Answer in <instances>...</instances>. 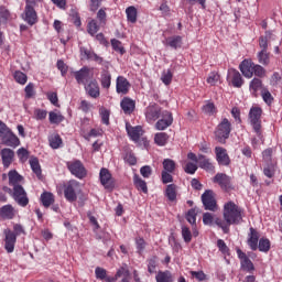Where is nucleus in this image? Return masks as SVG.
Wrapping results in <instances>:
<instances>
[{"mask_svg": "<svg viewBox=\"0 0 282 282\" xmlns=\"http://www.w3.org/2000/svg\"><path fill=\"white\" fill-rule=\"evenodd\" d=\"M95 274H96L97 279H100V281H104V279H107V270H105L100 267H97L95 269Z\"/></svg>", "mask_w": 282, "mask_h": 282, "instance_id": "57", "label": "nucleus"}, {"mask_svg": "<svg viewBox=\"0 0 282 282\" xmlns=\"http://www.w3.org/2000/svg\"><path fill=\"white\" fill-rule=\"evenodd\" d=\"M13 77L20 85H25V83H28V75L21 70H15Z\"/></svg>", "mask_w": 282, "mask_h": 282, "instance_id": "47", "label": "nucleus"}, {"mask_svg": "<svg viewBox=\"0 0 282 282\" xmlns=\"http://www.w3.org/2000/svg\"><path fill=\"white\" fill-rule=\"evenodd\" d=\"M4 250L12 254L14 252V246H17V235L10 229H4Z\"/></svg>", "mask_w": 282, "mask_h": 282, "instance_id": "10", "label": "nucleus"}, {"mask_svg": "<svg viewBox=\"0 0 282 282\" xmlns=\"http://www.w3.org/2000/svg\"><path fill=\"white\" fill-rule=\"evenodd\" d=\"M111 46L115 52H119V54H124V47L122 46V42L117 39L111 40Z\"/></svg>", "mask_w": 282, "mask_h": 282, "instance_id": "50", "label": "nucleus"}, {"mask_svg": "<svg viewBox=\"0 0 282 282\" xmlns=\"http://www.w3.org/2000/svg\"><path fill=\"white\" fill-rule=\"evenodd\" d=\"M224 219L216 218L215 224L221 228L223 232L228 235L230 232V226L241 224V208L234 202H228L224 205Z\"/></svg>", "mask_w": 282, "mask_h": 282, "instance_id": "1", "label": "nucleus"}, {"mask_svg": "<svg viewBox=\"0 0 282 282\" xmlns=\"http://www.w3.org/2000/svg\"><path fill=\"white\" fill-rule=\"evenodd\" d=\"M237 254L240 259V265L242 270H245V272H254V264L252 263L250 258H248V256H246V253L241 251V249H237Z\"/></svg>", "mask_w": 282, "mask_h": 282, "instance_id": "15", "label": "nucleus"}, {"mask_svg": "<svg viewBox=\"0 0 282 282\" xmlns=\"http://www.w3.org/2000/svg\"><path fill=\"white\" fill-rule=\"evenodd\" d=\"M25 98H33L34 97V84L29 83L25 88Z\"/></svg>", "mask_w": 282, "mask_h": 282, "instance_id": "59", "label": "nucleus"}, {"mask_svg": "<svg viewBox=\"0 0 282 282\" xmlns=\"http://www.w3.org/2000/svg\"><path fill=\"white\" fill-rule=\"evenodd\" d=\"M202 203L205 210H212V213L217 210V199H215V193L213 191H205V193L202 195Z\"/></svg>", "mask_w": 282, "mask_h": 282, "instance_id": "8", "label": "nucleus"}, {"mask_svg": "<svg viewBox=\"0 0 282 282\" xmlns=\"http://www.w3.org/2000/svg\"><path fill=\"white\" fill-rule=\"evenodd\" d=\"M261 113L263 110L259 107H251L249 111V122L256 133H261Z\"/></svg>", "mask_w": 282, "mask_h": 282, "instance_id": "7", "label": "nucleus"}, {"mask_svg": "<svg viewBox=\"0 0 282 282\" xmlns=\"http://www.w3.org/2000/svg\"><path fill=\"white\" fill-rule=\"evenodd\" d=\"M230 131H232V126L228 119H223L215 130V140L220 144H226V140L230 138Z\"/></svg>", "mask_w": 282, "mask_h": 282, "instance_id": "3", "label": "nucleus"}, {"mask_svg": "<svg viewBox=\"0 0 282 282\" xmlns=\"http://www.w3.org/2000/svg\"><path fill=\"white\" fill-rule=\"evenodd\" d=\"M120 107L126 115L131 116V112L135 111V101L129 97H124L120 102Z\"/></svg>", "mask_w": 282, "mask_h": 282, "instance_id": "23", "label": "nucleus"}, {"mask_svg": "<svg viewBox=\"0 0 282 282\" xmlns=\"http://www.w3.org/2000/svg\"><path fill=\"white\" fill-rule=\"evenodd\" d=\"M175 161L171 160V159H165L163 161V172L166 173H175Z\"/></svg>", "mask_w": 282, "mask_h": 282, "instance_id": "42", "label": "nucleus"}, {"mask_svg": "<svg viewBox=\"0 0 282 282\" xmlns=\"http://www.w3.org/2000/svg\"><path fill=\"white\" fill-rule=\"evenodd\" d=\"M34 116H35V120H45V118H47V110L35 109Z\"/></svg>", "mask_w": 282, "mask_h": 282, "instance_id": "58", "label": "nucleus"}, {"mask_svg": "<svg viewBox=\"0 0 282 282\" xmlns=\"http://www.w3.org/2000/svg\"><path fill=\"white\" fill-rule=\"evenodd\" d=\"M2 164L4 169H10V164L14 162V150L4 148L0 152Z\"/></svg>", "mask_w": 282, "mask_h": 282, "instance_id": "19", "label": "nucleus"}, {"mask_svg": "<svg viewBox=\"0 0 282 282\" xmlns=\"http://www.w3.org/2000/svg\"><path fill=\"white\" fill-rule=\"evenodd\" d=\"M80 191V183L76 180L69 181L64 185V197L67 202H76L78 199L77 193Z\"/></svg>", "mask_w": 282, "mask_h": 282, "instance_id": "5", "label": "nucleus"}, {"mask_svg": "<svg viewBox=\"0 0 282 282\" xmlns=\"http://www.w3.org/2000/svg\"><path fill=\"white\" fill-rule=\"evenodd\" d=\"M134 185L138 188V191H142V193H149L147 182H144V180L140 178V176L138 175H134Z\"/></svg>", "mask_w": 282, "mask_h": 282, "instance_id": "41", "label": "nucleus"}, {"mask_svg": "<svg viewBox=\"0 0 282 282\" xmlns=\"http://www.w3.org/2000/svg\"><path fill=\"white\" fill-rule=\"evenodd\" d=\"M101 87H104V89L111 87V73H109V70L101 72Z\"/></svg>", "mask_w": 282, "mask_h": 282, "instance_id": "35", "label": "nucleus"}, {"mask_svg": "<svg viewBox=\"0 0 282 282\" xmlns=\"http://www.w3.org/2000/svg\"><path fill=\"white\" fill-rule=\"evenodd\" d=\"M216 161L220 166H230V156L228 155V150L223 147L215 148Z\"/></svg>", "mask_w": 282, "mask_h": 282, "instance_id": "13", "label": "nucleus"}, {"mask_svg": "<svg viewBox=\"0 0 282 282\" xmlns=\"http://www.w3.org/2000/svg\"><path fill=\"white\" fill-rule=\"evenodd\" d=\"M33 6L34 4H26L24 9L23 19L29 25H34L36 21H39V17L36 15V11Z\"/></svg>", "mask_w": 282, "mask_h": 282, "instance_id": "18", "label": "nucleus"}, {"mask_svg": "<svg viewBox=\"0 0 282 282\" xmlns=\"http://www.w3.org/2000/svg\"><path fill=\"white\" fill-rule=\"evenodd\" d=\"M85 89L90 98H98L100 96V86H98L96 79H91L88 85L85 86Z\"/></svg>", "mask_w": 282, "mask_h": 282, "instance_id": "22", "label": "nucleus"}, {"mask_svg": "<svg viewBox=\"0 0 282 282\" xmlns=\"http://www.w3.org/2000/svg\"><path fill=\"white\" fill-rule=\"evenodd\" d=\"M182 237L185 243H191V239H193V235L191 234V229L188 227H182Z\"/></svg>", "mask_w": 282, "mask_h": 282, "instance_id": "52", "label": "nucleus"}, {"mask_svg": "<svg viewBox=\"0 0 282 282\" xmlns=\"http://www.w3.org/2000/svg\"><path fill=\"white\" fill-rule=\"evenodd\" d=\"M260 252H268L270 250V240L261 238L258 246Z\"/></svg>", "mask_w": 282, "mask_h": 282, "instance_id": "51", "label": "nucleus"}, {"mask_svg": "<svg viewBox=\"0 0 282 282\" xmlns=\"http://www.w3.org/2000/svg\"><path fill=\"white\" fill-rule=\"evenodd\" d=\"M156 282H173V276L169 271H164V272L160 271L156 274Z\"/></svg>", "mask_w": 282, "mask_h": 282, "instance_id": "44", "label": "nucleus"}, {"mask_svg": "<svg viewBox=\"0 0 282 282\" xmlns=\"http://www.w3.org/2000/svg\"><path fill=\"white\" fill-rule=\"evenodd\" d=\"M161 80L163 84L169 85L173 80V73L171 69H166L162 72Z\"/></svg>", "mask_w": 282, "mask_h": 282, "instance_id": "48", "label": "nucleus"}, {"mask_svg": "<svg viewBox=\"0 0 282 282\" xmlns=\"http://www.w3.org/2000/svg\"><path fill=\"white\" fill-rule=\"evenodd\" d=\"M99 177L105 188H108V189L113 188V178L111 177V173H109V170L102 167L100 170Z\"/></svg>", "mask_w": 282, "mask_h": 282, "instance_id": "20", "label": "nucleus"}, {"mask_svg": "<svg viewBox=\"0 0 282 282\" xmlns=\"http://www.w3.org/2000/svg\"><path fill=\"white\" fill-rule=\"evenodd\" d=\"M17 215V210H14V207L12 205H4L0 209V216L2 219H14V216Z\"/></svg>", "mask_w": 282, "mask_h": 282, "instance_id": "27", "label": "nucleus"}, {"mask_svg": "<svg viewBox=\"0 0 282 282\" xmlns=\"http://www.w3.org/2000/svg\"><path fill=\"white\" fill-rule=\"evenodd\" d=\"M142 177H151L153 170L149 165H144L140 169Z\"/></svg>", "mask_w": 282, "mask_h": 282, "instance_id": "62", "label": "nucleus"}, {"mask_svg": "<svg viewBox=\"0 0 282 282\" xmlns=\"http://www.w3.org/2000/svg\"><path fill=\"white\" fill-rule=\"evenodd\" d=\"M239 69L245 78H252L254 76V63L251 59H243L239 65Z\"/></svg>", "mask_w": 282, "mask_h": 282, "instance_id": "16", "label": "nucleus"}, {"mask_svg": "<svg viewBox=\"0 0 282 282\" xmlns=\"http://www.w3.org/2000/svg\"><path fill=\"white\" fill-rule=\"evenodd\" d=\"M261 96L267 105H272L274 98L272 97V94L270 93V90H268V88H262Z\"/></svg>", "mask_w": 282, "mask_h": 282, "instance_id": "49", "label": "nucleus"}, {"mask_svg": "<svg viewBox=\"0 0 282 282\" xmlns=\"http://www.w3.org/2000/svg\"><path fill=\"white\" fill-rule=\"evenodd\" d=\"M126 14L130 23H135L138 21V9H135V7L127 8Z\"/></svg>", "mask_w": 282, "mask_h": 282, "instance_id": "36", "label": "nucleus"}, {"mask_svg": "<svg viewBox=\"0 0 282 282\" xmlns=\"http://www.w3.org/2000/svg\"><path fill=\"white\" fill-rule=\"evenodd\" d=\"M268 41H274V35L270 31L265 33L264 37H260L259 45L261 47V52H268Z\"/></svg>", "mask_w": 282, "mask_h": 282, "instance_id": "32", "label": "nucleus"}, {"mask_svg": "<svg viewBox=\"0 0 282 282\" xmlns=\"http://www.w3.org/2000/svg\"><path fill=\"white\" fill-rule=\"evenodd\" d=\"M217 247H218V250H220V252L223 254H229L230 249H228V246L226 245V242L223 239L217 240Z\"/></svg>", "mask_w": 282, "mask_h": 282, "instance_id": "55", "label": "nucleus"}, {"mask_svg": "<svg viewBox=\"0 0 282 282\" xmlns=\"http://www.w3.org/2000/svg\"><path fill=\"white\" fill-rule=\"evenodd\" d=\"M169 140V134L165 132H159L154 135V142L158 147H164Z\"/></svg>", "mask_w": 282, "mask_h": 282, "instance_id": "40", "label": "nucleus"}, {"mask_svg": "<svg viewBox=\"0 0 282 282\" xmlns=\"http://www.w3.org/2000/svg\"><path fill=\"white\" fill-rule=\"evenodd\" d=\"M162 116V108L158 104L150 105L145 108V119L148 122H155Z\"/></svg>", "mask_w": 282, "mask_h": 282, "instance_id": "12", "label": "nucleus"}, {"mask_svg": "<svg viewBox=\"0 0 282 282\" xmlns=\"http://www.w3.org/2000/svg\"><path fill=\"white\" fill-rule=\"evenodd\" d=\"M129 265L122 264L120 269H118L117 273L113 278H111V281H118L120 278L123 276V279H129Z\"/></svg>", "mask_w": 282, "mask_h": 282, "instance_id": "31", "label": "nucleus"}, {"mask_svg": "<svg viewBox=\"0 0 282 282\" xmlns=\"http://www.w3.org/2000/svg\"><path fill=\"white\" fill-rule=\"evenodd\" d=\"M66 166L72 175H74L78 180H84V177H87V169H85L83 162L78 160L69 161L66 163Z\"/></svg>", "mask_w": 282, "mask_h": 282, "instance_id": "6", "label": "nucleus"}, {"mask_svg": "<svg viewBox=\"0 0 282 282\" xmlns=\"http://www.w3.org/2000/svg\"><path fill=\"white\" fill-rule=\"evenodd\" d=\"M48 120H50L51 124H61V122H63V120H65V117H63V115H61V112L51 111L48 113Z\"/></svg>", "mask_w": 282, "mask_h": 282, "instance_id": "39", "label": "nucleus"}, {"mask_svg": "<svg viewBox=\"0 0 282 282\" xmlns=\"http://www.w3.org/2000/svg\"><path fill=\"white\" fill-rule=\"evenodd\" d=\"M116 89L117 94L127 96V94H129V89H131V84L124 76H118L116 82Z\"/></svg>", "mask_w": 282, "mask_h": 282, "instance_id": "17", "label": "nucleus"}, {"mask_svg": "<svg viewBox=\"0 0 282 282\" xmlns=\"http://www.w3.org/2000/svg\"><path fill=\"white\" fill-rule=\"evenodd\" d=\"M161 177L163 184H171V182H173V175H171V172H162Z\"/></svg>", "mask_w": 282, "mask_h": 282, "instance_id": "63", "label": "nucleus"}, {"mask_svg": "<svg viewBox=\"0 0 282 282\" xmlns=\"http://www.w3.org/2000/svg\"><path fill=\"white\" fill-rule=\"evenodd\" d=\"M98 30H100L98 22H96V20H90L87 25L88 34H90V36H94L98 32Z\"/></svg>", "mask_w": 282, "mask_h": 282, "instance_id": "45", "label": "nucleus"}, {"mask_svg": "<svg viewBox=\"0 0 282 282\" xmlns=\"http://www.w3.org/2000/svg\"><path fill=\"white\" fill-rule=\"evenodd\" d=\"M173 124V113L167 110L162 111L161 119L155 123L156 131H164Z\"/></svg>", "mask_w": 282, "mask_h": 282, "instance_id": "9", "label": "nucleus"}, {"mask_svg": "<svg viewBox=\"0 0 282 282\" xmlns=\"http://www.w3.org/2000/svg\"><path fill=\"white\" fill-rule=\"evenodd\" d=\"M126 130H127L129 138L131 140H133V142H138V140H140V137L143 133L142 127H140V126L133 127L129 123L126 124Z\"/></svg>", "mask_w": 282, "mask_h": 282, "instance_id": "21", "label": "nucleus"}, {"mask_svg": "<svg viewBox=\"0 0 282 282\" xmlns=\"http://www.w3.org/2000/svg\"><path fill=\"white\" fill-rule=\"evenodd\" d=\"M48 142L52 149H59L61 144H63V139L57 133H54L48 138Z\"/></svg>", "mask_w": 282, "mask_h": 282, "instance_id": "37", "label": "nucleus"}, {"mask_svg": "<svg viewBox=\"0 0 282 282\" xmlns=\"http://www.w3.org/2000/svg\"><path fill=\"white\" fill-rule=\"evenodd\" d=\"M186 219L188 221V224H191L192 226H195L196 221H197V213L195 212V209H189L187 215H186Z\"/></svg>", "mask_w": 282, "mask_h": 282, "instance_id": "53", "label": "nucleus"}, {"mask_svg": "<svg viewBox=\"0 0 282 282\" xmlns=\"http://www.w3.org/2000/svg\"><path fill=\"white\" fill-rule=\"evenodd\" d=\"M0 140H2V144L6 147H12L13 149H17L19 144H21V141H19V138L14 135L12 130L8 128V126L0 120Z\"/></svg>", "mask_w": 282, "mask_h": 282, "instance_id": "2", "label": "nucleus"}, {"mask_svg": "<svg viewBox=\"0 0 282 282\" xmlns=\"http://www.w3.org/2000/svg\"><path fill=\"white\" fill-rule=\"evenodd\" d=\"M75 80L78 85H87L91 80V70L89 67L84 66L80 70L75 72Z\"/></svg>", "mask_w": 282, "mask_h": 282, "instance_id": "14", "label": "nucleus"}, {"mask_svg": "<svg viewBox=\"0 0 282 282\" xmlns=\"http://www.w3.org/2000/svg\"><path fill=\"white\" fill-rule=\"evenodd\" d=\"M197 171V164L195 163H187L185 166V173H188L189 175H195V172Z\"/></svg>", "mask_w": 282, "mask_h": 282, "instance_id": "64", "label": "nucleus"}, {"mask_svg": "<svg viewBox=\"0 0 282 282\" xmlns=\"http://www.w3.org/2000/svg\"><path fill=\"white\" fill-rule=\"evenodd\" d=\"M167 45L173 50H177V47H182V36L176 35L173 37L167 39Z\"/></svg>", "mask_w": 282, "mask_h": 282, "instance_id": "43", "label": "nucleus"}, {"mask_svg": "<svg viewBox=\"0 0 282 282\" xmlns=\"http://www.w3.org/2000/svg\"><path fill=\"white\" fill-rule=\"evenodd\" d=\"M228 77L231 80V85H234L235 87L239 88L243 85V78L241 77V73H239V70L230 69L228 72Z\"/></svg>", "mask_w": 282, "mask_h": 282, "instance_id": "25", "label": "nucleus"}, {"mask_svg": "<svg viewBox=\"0 0 282 282\" xmlns=\"http://www.w3.org/2000/svg\"><path fill=\"white\" fill-rule=\"evenodd\" d=\"M258 63L268 67V65H270V53H268V51H260L258 53Z\"/></svg>", "mask_w": 282, "mask_h": 282, "instance_id": "38", "label": "nucleus"}, {"mask_svg": "<svg viewBox=\"0 0 282 282\" xmlns=\"http://www.w3.org/2000/svg\"><path fill=\"white\" fill-rule=\"evenodd\" d=\"M208 85H217L219 83V74L212 72L207 78Z\"/></svg>", "mask_w": 282, "mask_h": 282, "instance_id": "56", "label": "nucleus"}, {"mask_svg": "<svg viewBox=\"0 0 282 282\" xmlns=\"http://www.w3.org/2000/svg\"><path fill=\"white\" fill-rule=\"evenodd\" d=\"M29 163L33 173H35L36 177L41 180L42 171H41V164L39 163V159L32 158L30 159Z\"/></svg>", "mask_w": 282, "mask_h": 282, "instance_id": "34", "label": "nucleus"}, {"mask_svg": "<svg viewBox=\"0 0 282 282\" xmlns=\"http://www.w3.org/2000/svg\"><path fill=\"white\" fill-rule=\"evenodd\" d=\"M262 85L263 84H262L261 79L253 78L249 85L250 91H252V94H257V91H259L261 89Z\"/></svg>", "mask_w": 282, "mask_h": 282, "instance_id": "46", "label": "nucleus"}, {"mask_svg": "<svg viewBox=\"0 0 282 282\" xmlns=\"http://www.w3.org/2000/svg\"><path fill=\"white\" fill-rule=\"evenodd\" d=\"M18 158L22 162H28L29 153L25 148H21L18 150Z\"/></svg>", "mask_w": 282, "mask_h": 282, "instance_id": "60", "label": "nucleus"}, {"mask_svg": "<svg viewBox=\"0 0 282 282\" xmlns=\"http://www.w3.org/2000/svg\"><path fill=\"white\" fill-rule=\"evenodd\" d=\"M4 191H7V193H10L12 195L14 202H17L19 206L25 207L28 206V204H30V199L28 198V193L25 192V188H23V185H17L15 187H13V192L9 187H4Z\"/></svg>", "mask_w": 282, "mask_h": 282, "instance_id": "4", "label": "nucleus"}, {"mask_svg": "<svg viewBox=\"0 0 282 282\" xmlns=\"http://www.w3.org/2000/svg\"><path fill=\"white\" fill-rule=\"evenodd\" d=\"M248 246L251 250H257L259 248V232L254 230V228H250Z\"/></svg>", "mask_w": 282, "mask_h": 282, "instance_id": "28", "label": "nucleus"}, {"mask_svg": "<svg viewBox=\"0 0 282 282\" xmlns=\"http://www.w3.org/2000/svg\"><path fill=\"white\" fill-rule=\"evenodd\" d=\"M253 74L259 78H263V76H265V68L259 64H253Z\"/></svg>", "mask_w": 282, "mask_h": 282, "instance_id": "54", "label": "nucleus"}, {"mask_svg": "<svg viewBox=\"0 0 282 282\" xmlns=\"http://www.w3.org/2000/svg\"><path fill=\"white\" fill-rule=\"evenodd\" d=\"M198 166L204 171H215V165L212 164L210 159L204 154L198 155Z\"/></svg>", "mask_w": 282, "mask_h": 282, "instance_id": "29", "label": "nucleus"}, {"mask_svg": "<svg viewBox=\"0 0 282 282\" xmlns=\"http://www.w3.org/2000/svg\"><path fill=\"white\" fill-rule=\"evenodd\" d=\"M204 113H207L208 116H213L215 113V104L208 102L205 106H203Z\"/></svg>", "mask_w": 282, "mask_h": 282, "instance_id": "61", "label": "nucleus"}, {"mask_svg": "<svg viewBox=\"0 0 282 282\" xmlns=\"http://www.w3.org/2000/svg\"><path fill=\"white\" fill-rule=\"evenodd\" d=\"M214 182L223 188V191H232V178L225 173H217Z\"/></svg>", "mask_w": 282, "mask_h": 282, "instance_id": "11", "label": "nucleus"}, {"mask_svg": "<svg viewBox=\"0 0 282 282\" xmlns=\"http://www.w3.org/2000/svg\"><path fill=\"white\" fill-rule=\"evenodd\" d=\"M9 186L15 187V186H21L23 184V176L20 175L17 170H11L9 172Z\"/></svg>", "mask_w": 282, "mask_h": 282, "instance_id": "26", "label": "nucleus"}, {"mask_svg": "<svg viewBox=\"0 0 282 282\" xmlns=\"http://www.w3.org/2000/svg\"><path fill=\"white\" fill-rule=\"evenodd\" d=\"M165 197H167L169 202H175V199H177V185H167L165 189Z\"/></svg>", "mask_w": 282, "mask_h": 282, "instance_id": "30", "label": "nucleus"}, {"mask_svg": "<svg viewBox=\"0 0 282 282\" xmlns=\"http://www.w3.org/2000/svg\"><path fill=\"white\" fill-rule=\"evenodd\" d=\"M41 202L45 208H50V206H52V204H54V194H52L50 192H44L41 195Z\"/></svg>", "mask_w": 282, "mask_h": 282, "instance_id": "33", "label": "nucleus"}, {"mask_svg": "<svg viewBox=\"0 0 282 282\" xmlns=\"http://www.w3.org/2000/svg\"><path fill=\"white\" fill-rule=\"evenodd\" d=\"M80 56L86 61H95V63H102V57L98 56V54L85 48L80 47Z\"/></svg>", "mask_w": 282, "mask_h": 282, "instance_id": "24", "label": "nucleus"}]
</instances>
